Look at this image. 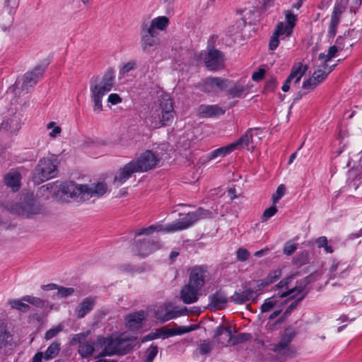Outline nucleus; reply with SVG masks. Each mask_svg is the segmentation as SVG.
<instances>
[{"mask_svg": "<svg viewBox=\"0 0 362 362\" xmlns=\"http://www.w3.org/2000/svg\"><path fill=\"white\" fill-rule=\"evenodd\" d=\"M189 271L188 284L201 290L209 278L208 267L206 265H196L190 268Z\"/></svg>", "mask_w": 362, "mask_h": 362, "instance_id": "f8f14e48", "label": "nucleus"}, {"mask_svg": "<svg viewBox=\"0 0 362 362\" xmlns=\"http://www.w3.org/2000/svg\"><path fill=\"white\" fill-rule=\"evenodd\" d=\"M346 9L345 4L340 2L336 4L332 13L331 15V20L328 28V36L330 38H334L337 33V29L340 22V16Z\"/></svg>", "mask_w": 362, "mask_h": 362, "instance_id": "6ab92c4d", "label": "nucleus"}, {"mask_svg": "<svg viewBox=\"0 0 362 362\" xmlns=\"http://www.w3.org/2000/svg\"><path fill=\"white\" fill-rule=\"evenodd\" d=\"M286 192V187L284 185H280L276 190V192L272 195V202L274 204H276L279 202V201L282 198V197L284 195Z\"/></svg>", "mask_w": 362, "mask_h": 362, "instance_id": "6e6d98bb", "label": "nucleus"}, {"mask_svg": "<svg viewBox=\"0 0 362 362\" xmlns=\"http://www.w3.org/2000/svg\"><path fill=\"white\" fill-rule=\"evenodd\" d=\"M163 158L162 156L153 153L151 150H146L133 160L140 173H144L158 167Z\"/></svg>", "mask_w": 362, "mask_h": 362, "instance_id": "9b49d317", "label": "nucleus"}, {"mask_svg": "<svg viewBox=\"0 0 362 362\" xmlns=\"http://www.w3.org/2000/svg\"><path fill=\"white\" fill-rule=\"evenodd\" d=\"M158 32H154L148 28V23H144L141 27V47L144 52H148L153 47L159 44V39L157 37Z\"/></svg>", "mask_w": 362, "mask_h": 362, "instance_id": "2eb2a0df", "label": "nucleus"}, {"mask_svg": "<svg viewBox=\"0 0 362 362\" xmlns=\"http://www.w3.org/2000/svg\"><path fill=\"white\" fill-rule=\"evenodd\" d=\"M158 351V348L156 345L151 344L148 349V354L144 362H153Z\"/></svg>", "mask_w": 362, "mask_h": 362, "instance_id": "4d7b16f0", "label": "nucleus"}, {"mask_svg": "<svg viewBox=\"0 0 362 362\" xmlns=\"http://www.w3.org/2000/svg\"><path fill=\"white\" fill-rule=\"evenodd\" d=\"M214 348V343L209 339L200 340L198 344V350L201 355H206L212 351Z\"/></svg>", "mask_w": 362, "mask_h": 362, "instance_id": "49530a36", "label": "nucleus"}, {"mask_svg": "<svg viewBox=\"0 0 362 362\" xmlns=\"http://www.w3.org/2000/svg\"><path fill=\"white\" fill-rule=\"evenodd\" d=\"M308 291L303 293L298 298L293 301L286 309L282 315H281L276 321V324L282 323L286 317L298 305V304L306 297Z\"/></svg>", "mask_w": 362, "mask_h": 362, "instance_id": "c9c22d12", "label": "nucleus"}, {"mask_svg": "<svg viewBox=\"0 0 362 362\" xmlns=\"http://www.w3.org/2000/svg\"><path fill=\"white\" fill-rule=\"evenodd\" d=\"M247 90V86H245L243 83L240 82V81H237L234 85L226 89V93L231 98H242L244 95L245 91Z\"/></svg>", "mask_w": 362, "mask_h": 362, "instance_id": "2f4dec72", "label": "nucleus"}, {"mask_svg": "<svg viewBox=\"0 0 362 362\" xmlns=\"http://www.w3.org/2000/svg\"><path fill=\"white\" fill-rule=\"evenodd\" d=\"M64 326L62 324H59L45 332V339L49 340L53 337H56L59 332L63 330Z\"/></svg>", "mask_w": 362, "mask_h": 362, "instance_id": "8fccbe9b", "label": "nucleus"}, {"mask_svg": "<svg viewBox=\"0 0 362 362\" xmlns=\"http://www.w3.org/2000/svg\"><path fill=\"white\" fill-rule=\"evenodd\" d=\"M155 317L161 323L176 318L173 314V305L170 303H164L154 310Z\"/></svg>", "mask_w": 362, "mask_h": 362, "instance_id": "4be33fe9", "label": "nucleus"}, {"mask_svg": "<svg viewBox=\"0 0 362 362\" xmlns=\"http://www.w3.org/2000/svg\"><path fill=\"white\" fill-rule=\"evenodd\" d=\"M310 255L308 251H303L298 254L293 258V263L298 267L305 265L309 263Z\"/></svg>", "mask_w": 362, "mask_h": 362, "instance_id": "a18cd8bd", "label": "nucleus"}, {"mask_svg": "<svg viewBox=\"0 0 362 362\" xmlns=\"http://www.w3.org/2000/svg\"><path fill=\"white\" fill-rule=\"evenodd\" d=\"M11 337L6 327L0 325V348L6 346L8 343V339Z\"/></svg>", "mask_w": 362, "mask_h": 362, "instance_id": "3c124183", "label": "nucleus"}, {"mask_svg": "<svg viewBox=\"0 0 362 362\" xmlns=\"http://www.w3.org/2000/svg\"><path fill=\"white\" fill-rule=\"evenodd\" d=\"M307 286H308L306 284H304V282L300 279V281H297V285L295 287L291 288L290 290L281 292V294L279 295V297L286 298L290 296L291 294L293 293L294 292L301 293L305 290Z\"/></svg>", "mask_w": 362, "mask_h": 362, "instance_id": "a19ab883", "label": "nucleus"}, {"mask_svg": "<svg viewBox=\"0 0 362 362\" xmlns=\"http://www.w3.org/2000/svg\"><path fill=\"white\" fill-rule=\"evenodd\" d=\"M60 344L57 341L52 342L47 349L45 353V359L50 360L54 358L60 351Z\"/></svg>", "mask_w": 362, "mask_h": 362, "instance_id": "ea45409f", "label": "nucleus"}, {"mask_svg": "<svg viewBox=\"0 0 362 362\" xmlns=\"http://www.w3.org/2000/svg\"><path fill=\"white\" fill-rule=\"evenodd\" d=\"M307 70V65H303L300 62L294 64L291 68V71L290 74L288 75V77L292 80L294 79V83L296 84L300 82L301 78L305 74Z\"/></svg>", "mask_w": 362, "mask_h": 362, "instance_id": "cd10ccee", "label": "nucleus"}, {"mask_svg": "<svg viewBox=\"0 0 362 362\" xmlns=\"http://www.w3.org/2000/svg\"><path fill=\"white\" fill-rule=\"evenodd\" d=\"M225 113L218 105H201L198 107V115L200 117H212L222 115Z\"/></svg>", "mask_w": 362, "mask_h": 362, "instance_id": "b1692460", "label": "nucleus"}, {"mask_svg": "<svg viewBox=\"0 0 362 362\" xmlns=\"http://www.w3.org/2000/svg\"><path fill=\"white\" fill-rule=\"evenodd\" d=\"M200 290L194 288L189 284L182 286L180 291V298L185 304H191L198 300L199 291Z\"/></svg>", "mask_w": 362, "mask_h": 362, "instance_id": "5701e85b", "label": "nucleus"}, {"mask_svg": "<svg viewBox=\"0 0 362 362\" xmlns=\"http://www.w3.org/2000/svg\"><path fill=\"white\" fill-rule=\"evenodd\" d=\"M115 71L112 68H108L105 72L100 83H90V88H96V90L102 93H107L111 91L115 84Z\"/></svg>", "mask_w": 362, "mask_h": 362, "instance_id": "a211bd4d", "label": "nucleus"}, {"mask_svg": "<svg viewBox=\"0 0 362 362\" xmlns=\"http://www.w3.org/2000/svg\"><path fill=\"white\" fill-rule=\"evenodd\" d=\"M95 351L94 343L92 341H85L78 345V353L82 358H88Z\"/></svg>", "mask_w": 362, "mask_h": 362, "instance_id": "473e14b6", "label": "nucleus"}, {"mask_svg": "<svg viewBox=\"0 0 362 362\" xmlns=\"http://www.w3.org/2000/svg\"><path fill=\"white\" fill-rule=\"evenodd\" d=\"M162 247L160 242L153 238L137 239L132 245V252L138 256L146 257Z\"/></svg>", "mask_w": 362, "mask_h": 362, "instance_id": "1a4fd4ad", "label": "nucleus"}, {"mask_svg": "<svg viewBox=\"0 0 362 362\" xmlns=\"http://www.w3.org/2000/svg\"><path fill=\"white\" fill-rule=\"evenodd\" d=\"M296 335V332L293 327L285 329L279 341L275 344L273 351L279 355L288 356L290 351L289 344Z\"/></svg>", "mask_w": 362, "mask_h": 362, "instance_id": "ddd939ff", "label": "nucleus"}, {"mask_svg": "<svg viewBox=\"0 0 362 362\" xmlns=\"http://www.w3.org/2000/svg\"><path fill=\"white\" fill-rule=\"evenodd\" d=\"M204 63L210 71H218L221 69L224 65L223 54L214 47L209 49L204 57Z\"/></svg>", "mask_w": 362, "mask_h": 362, "instance_id": "4468645a", "label": "nucleus"}, {"mask_svg": "<svg viewBox=\"0 0 362 362\" xmlns=\"http://www.w3.org/2000/svg\"><path fill=\"white\" fill-rule=\"evenodd\" d=\"M48 64V62H43L37 65L32 71L27 72L23 76L21 86L22 90H28L29 87L35 86L37 83L38 79L42 76Z\"/></svg>", "mask_w": 362, "mask_h": 362, "instance_id": "dca6fc26", "label": "nucleus"}, {"mask_svg": "<svg viewBox=\"0 0 362 362\" xmlns=\"http://www.w3.org/2000/svg\"><path fill=\"white\" fill-rule=\"evenodd\" d=\"M298 274L299 273L296 272L282 279L277 284L274 286V289L277 290L284 288L286 291L290 290L291 288H289V284H291V281L296 279Z\"/></svg>", "mask_w": 362, "mask_h": 362, "instance_id": "c03bdc74", "label": "nucleus"}, {"mask_svg": "<svg viewBox=\"0 0 362 362\" xmlns=\"http://www.w3.org/2000/svg\"><path fill=\"white\" fill-rule=\"evenodd\" d=\"M209 301L208 308L214 311L224 309L226 307L228 299L225 291L222 289H218L214 293L209 296Z\"/></svg>", "mask_w": 362, "mask_h": 362, "instance_id": "aec40b11", "label": "nucleus"}, {"mask_svg": "<svg viewBox=\"0 0 362 362\" xmlns=\"http://www.w3.org/2000/svg\"><path fill=\"white\" fill-rule=\"evenodd\" d=\"M169 23V19L166 16H158L153 19L150 24H148V28L154 32H158L157 30H164L168 26Z\"/></svg>", "mask_w": 362, "mask_h": 362, "instance_id": "72a5a7b5", "label": "nucleus"}, {"mask_svg": "<svg viewBox=\"0 0 362 362\" xmlns=\"http://www.w3.org/2000/svg\"><path fill=\"white\" fill-rule=\"evenodd\" d=\"M250 252L243 247L239 248L236 252V257L238 261L245 262L250 257Z\"/></svg>", "mask_w": 362, "mask_h": 362, "instance_id": "0e129e2a", "label": "nucleus"}, {"mask_svg": "<svg viewBox=\"0 0 362 362\" xmlns=\"http://www.w3.org/2000/svg\"><path fill=\"white\" fill-rule=\"evenodd\" d=\"M360 159V163L358 165H353L348 171V176L350 180L354 182V185L356 187L362 183V165Z\"/></svg>", "mask_w": 362, "mask_h": 362, "instance_id": "c85d7f7f", "label": "nucleus"}, {"mask_svg": "<svg viewBox=\"0 0 362 362\" xmlns=\"http://www.w3.org/2000/svg\"><path fill=\"white\" fill-rule=\"evenodd\" d=\"M198 88L200 90L211 94L212 95H215V88H214V80L213 76H209L206 78L202 81V82L199 83L198 85Z\"/></svg>", "mask_w": 362, "mask_h": 362, "instance_id": "e433bc0d", "label": "nucleus"}, {"mask_svg": "<svg viewBox=\"0 0 362 362\" xmlns=\"http://www.w3.org/2000/svg\"><path fill=\"white\" fill-rule=\"evenodd\" d=\"M258 130H259V128H250L247 130L245 134L240 136L235 142H233L226 146L216 148L207 154L206 156V160L209 161L219 156L224 157L238 148L239 146H248L250 143L254 142L253 132Z\"/></svg>", "mask_w": 362, "mask_h": 362, "instance_id": "0eeeda50", "label": "nucleus"}, {"mask_svg": "<svg viewBox=\"0 0 362 362\" xmlns=\"http://www.w3.org/2000/svg\"><path fill=\"white\" fill-rule=\"evenodd\" d=\"M74 293V288L71 287H63L58 286L57 287V296L59 298H66L71 296Z\"/></svg>", "mask_w": 362, "mask_h": 362, "instance_id": "13d9d810", "label": "nucleus"}, {"mask_svg": "<svg viewBox=\"0 0 362 362\" xmlns=\"http://www.w3.org/2000/svg\"><path fill=\"white\" fill-rule=\"evenodd\" d=\"M279 294H281V293H279L278 294H274L272 297L264 300V303L261 305V312L263 313H267L270 311L276 305H277V298H280L279 297Z\"/></svg>", "mask_w": 362, "mask_h": 362, "instance_id": "58836bf2", "label": "nucleus"}, {"mask_svg": "<svg viewBox=\"0 0 362 362\" xmlns=\"http://www.w3.org/2000/svg\"><path fill=\"white\" fill-rule=\"evenodd\" d=\"M22 300L30 303L31 305L39 308H43L44 306L48 303L47 300H42L40 298L33 297L31 296H25L22 297Z\"/></svg>", "mask_w": 362, "mask_h": 362, "instance_id": "de8ad7c7", "label": "nucleus"}, {"mask_svg": "<svg viewBox=\"0 0 362 362\" xmlns=\"http://www.w3.org/2000/svg\"><path fill=\"white\" fill-rule=\"evenodd\" d=\"M226 334L228 337L227 343L225 344L223 341H218V344H221L223 346H235L240 344H243L251 339L252 334L250 333H239L236 335H233L231 327L230 326L225 327L223 325H219L217 327L214 338L216 339L223 334Z\"/></svg>", "mask_w": 362, "mask_h": 362, "instance_id": "9d476101", "label": "nucleus"}, {"mask_svg": "<svg viewBox=\"0 0 362 362\" xmlns=\"http://www.w3.org/2000/svg\"><path fill=\"white\" fill-rule=\"evenodd\" d=\"M288 27L287 25H284L282 22H279L276 25L274 34L275 35L280 36L281 35H286L287 37L291 35V34H288Z\"/></svg>", "mask_w": 362, "mask_h": 362, "instance_id": "e2e57ef3", "label": "nucleus"}, {"mask_svg": "<svg viewBox=\"0 0 362 362\" xmlns=\"http://www.w3.org/2000/svg\"><path fill=\"white\" fill-rule=\"evenodd\" d=\"M170 337V334L169 333L168 327L167 326H163L160 328L156 329L155 332H151L148 334L144 336L141 339V342L144 343L146 341L154 340L160 337L163 339H167Z\"/></svg>", "mask_w": 362, "mask_h": 362, "instance_id": "c756f323", "label": "nucleus"}, {"mask_svg": "<svg viewBox=\"0 0 362 362\" xmlns=\"http://www.w3.org/2000/svg\"><path fill=\"white\" fill-rule=\"evenodd\" d=\"M346 4L349 6L351 12L356 13L360 8L362 0H346Z\"/></svg>", "mask_w": 362, "mask_h": 362, "instance_id": "774afa93", "label": "nucleus"}, {"mask_svg": "<svg viewBox=\"0 0 362 362\" xmlns=\"http://www.w3.org/2000/svg\"><path fill=\"white\" fill-rule=\"evenodd\" d=\"M21 175L18 172L8 173L4 178V184L12 188L13 192H17L21 187Z\"/></svg>", "mask_w": 362, "mask_h": 362, "instance_id": "bb28decb", "label": "nucleus"}, {"mask_svg": "<svg viewBox=\"0 0 362 362\" xmlns=\"http://www.w3.org/2000/svg\"><path fill=\"white\" fill-rule=\"evenodd\" d=\"M21 127L19 115H13L11 117L4 119L1 124V128L11 133L17 132Z\"/></svg>", "mask_w": 362, "mask_h": 362, "instance_id": "393cba45", "label": "nucleus"}, {"mask_svg": "<svg viewBox=\"0 0 362 362\" xmlns=\"http://www.w3.org/2000/svg\"><path fill=\"white\" fill-rule=\"evenodd\" d=\"M91 99L94 103L93 110L100 112L103 110L102 98L106 94L96 90V88H90Z\"/></svg>", "mask_w": 362, "mask_h": 362, "instance_id": "f704fd0d", "label": "nucleus"}, {"mask_svg": "<svg viewBox=\"0 0 362 362\" xmlns=\"http://www.w3.org/2000/svg\"><path fill=\"white\" fill-rule=\"evenodd\" d=\"M287 26L288 27V34H292L293 27L296 25V17L291 12H288L286 15Z\"/></svg>", "mask_w": 362, "mask_h": 362, "instance_id": "bf43d9fd", "label": "nucleus"}, {"mask_svg": "<svg viewBox=\"0 0 362 362\" xmlns=\"http://www.w3.org/2000/svg\"><path fill=\"white\" fill-rule=\"evenodd\" d=\"M6 209L13 214L27 218L42 213L41 205L29 194H23L18 202L8 203Z\"/></svg>", "mask_w": 362, "mask_h": 362, "instance_id": "f03ea898", "label": "nucleus"}, {"mask_svg": "<svg viewBox=\"0 0 362 362\" xmlns=\"http://www.w3.org/2000/svg\"><path fill=\"white\" fill-rule=\"evenodd\" d=\"M107 185L98 182L91 185H79L73 181L65 182L60 185L61 199L69 202L71 200L84 202L93 197H100L106 193Z\"/></svg>", "mask_w": 362, "mask_h": 362, "instance_id": "f257e3e1", "label": "nucleus"}, {"mask_svg": "<svg viewBox=\"0 0 362 362\" xmlns=\"http://www.w3.org/2000/svg\"><path fill=\"white\" fill-rule=\"evenodd\" d=\"M277 80L276 77L274 76H271L270 78L267 81L264 88L267 91H274L275 88L277 86Z\"/></svg>", "mask_w": 362, "mask_h": 362, "instance_id": "69168bd1", "label": "nucleus"}, {"mask_svg": "<svg viewBox=\"0 0 362 362\" xmlns=\"http://www.w3.org/2000/svg\"><path fill=\"white\" fill-rule=\"evenodd\" d=\"M261 293L256 286L255 279H252L243 283L241 288L235 291L229 300L236 305L244 304L247 301L256 303Z\"/></svg>", "mask_w": 362, "mask_h": 362, "instance_id": "423d86ee", "label": "nucleus"}, {"mask_svg": "<svg viewBox=\"0 0 362 362\" xmlns=\"http://www.w3.org/2000/svg\"><path fill=\"white\" fill-rule=\"evenodd\" d=\"M121 269L124 272L134 274V273H142L144 272V268L141 267H136L131 264H124L121 266Z\"/></svg>", "mask_w": 362, "mask_h": 362, "instance_id": "052dcab7", "label": "nucleus"}, {"mask_svg": "<svg viewBox=\"0 0 362 362\" xmlns=\"http://www.w3.org/2000/svg\"><path fill=\"white\" fill-rule=\"evenodd\" d=\"M146 319L145 311L139 310L127 315L125 317V325L132 331L139 330Z\"/></svg>", "mask_w": 362, "mask_h": 362, "instance_id": "412c9836", "label": "nucleus"}, {"mask_svg": "<svg viewBox=\"0 0 362 362\" xmlns=\"http://www.w3.org/2000/svg\"><path fill=\"white\" fill-rule=\"evenodd\" d=\"M154 231H163V232H166L165 230V227H163V226L161 225H158V226H155V225H151L147 228H141L139 230H136L134 232V236L136 237V236H139V235H151V233H153Z\"/></svg>", "mask_w": 362, "mask_h": 362, "instance_id": "79ce46f5", "label": "nucleus"}, {"mask_svg": "<svg viewBox=\"0 0 362 362\" xmlns=\"http://www.w3.org/2000/svg\"><path fill=\"white\" fill-rule=\"evenodd\" d=\"M57 163L56 159L41 158L33 173V180L35 184H41L57 176Z\"/></svg>", "mask_w": 362, "mask_h": 362, "instance_id": "39448f33", "label": "nucleus"}, {"mask_svg": "<svg viewBox=\"0 0 362 362\" xmlns=\"http://www.w3.org/2000/svg\"><path fill=\"white\" fill-rule=\"evenodd\" d=\"M281 274L282 272L281 269H276L269 272L265 278L255 280V283H256V286L261 291L264 287L273 284L279 279Z\"/></svg>", "mask_w": 362, "mask_h": 362, "instance_id": "a878e982", "label": "nucleus"}, {"mask_svg": "<svg viewBox=\"0 0 362 362\" xmlns=\"http://www.w3.org/2000/svg\"><path fill=\"white\" fill-rule=\"evenodd\" d=\"M320 82H318L315 78H314V76H312L309 78L304 80L302 88L303 89H314L315 88Z\"/></svg>", "mask_w": 362, "mask_h": 362, "instance_id": "5fc2aeb1", "label": "nucleus"}, {"mask_svg": "<svg viewBox=\"0 0 362 362\" xmlns=\"http://www.w3.org/2000/svg\"><path fill=\"white\" fill-rule=\"evenodd\" d=\"M209 211L199 207L196 211L187 213L182 219L176 220L165 226L166 233H173L189 228L200 219L207 217Z\"/></svg>", "mask_w": 362, "mask_h": 362, "instance_id": "6e6552de", "label": "nucleus"}, {"mask_svg": "<svg viewBox=\"0 0 362 362\" xmlns=\"http://www.w3.org/2000/svg\"><path fill=\"white\" fill-rule=\"evenodd\" d=\"M88 333L81 332L79 334H74L70 341V344L74 346L76 344L81 345V343H83L86 338L88 337Z\"/></svg>", "mask_w": 362, "mask_h": 362, "instance_id": "680f3d73", "label": "nucleus"}, {"mask_svg": "<svg viewBox=\"0 0 362 362\" xmlns=\"http://www.w3.org/2000/svg\"><path fill=\"white\" fill-rule=\"evenodd\" d=\"M136 339V337H131L127 338L107 337L105 348L102 350V351L96 356V358L112 356L114 355H125L132 351L133 346L130 344H127L124 346H121L126 341H134Z\"/></svg>", "mask_w": 362, "mask_h": 362, "instance_id": "20e7f679", "label": "nucleus"}, {"mask_svg": "<svg viewBox=\"0 0 362 362\" xmlns=\"http://www.w3.org/2000/svg\"><path fill=\"white\" fill-rule=\"evenodd\" d=\"M135 173H140V171L132 160L117 171L114 178V182L117 185H122Z\"/></svg>", "mask_w": 362, "mask_h": 362, "instance_id": "f3484780", "label": "nucleus"}, {"mask_svg": "<svg viewBox=\"0 0 362 362\" xmlns=\"http://www.w3.org/2000/svg\"><path fill=\"white\" fill-rule=\"evenodd\" d=\"M197 325H191L189 326H176L175 328H168L170 337L175 335H182L192 331L196 330L198 328Z\"/></svg>", "mask_w": 362, "mask_h": 362, "instance_id": "4c0bfd02", "label": "nucleus"}, {"mask_svg": "<svg viewBox=\"0 0 362 362\" xmlns=\"http://www.w3.org/2000/svg\"><path fill=\"white\" fill-rule=\"evenodd\" d=\"M174 113L171 98L168 95L161 96L158 100V105L156 107L152 115L155 119L154 127L170 125L173 122Z\"/></svg>", "mask_w": 362, "mask_h": 362, "instance_id": "7ed1b4c3", "label": "nucleus"}, {"mask_svg": "<svg viewBox=\"0 0 362 362\" xmlns=\"http://www.w3.org/2000/svg\"><path fill=\"white\" fill-rule=\"evenodd\" d=\"M214 88H215V95L218 93V91L226 90V89L230 86V81L226 78H223L221 77H214Z\"/></svg>", "mask_w": 362, "mask_h": 362, "instance_id": "37998d69", "label": "nucleus"}, {"mask_svg": "<svg viewBox=\"0 0 362 362\" xmlns=\"http://www.w3.org/2000/svg\"><path fill=\"white\" fill-rule=\"evenodd\" d=\"M23 301L22 298L21 300L11 299L8 301V303L13 309H16L23 313H27L30 309V307L29 305L23 303Z\"/></svg>", "mask_w": 362, "mask_h": 362, "instance_id": "09e8293b", "label": "nucleus"}, {"mask_svg": "<svg viewBox=\"0 0 362 362\" xmlns=\"http://www.w3.org/2000/svg\"><path fill=\"white\" fill-rule=\"evenodd\" d=\"M320 82H318L315 78H314V76H312L309 78L304 80L302 88L303 89H314L315 88Z\"/></svg>", "mask_w": 362, "mask_h": 362, "instance_id": "864d4df0", "label": "nucleus"}, {"mask_svg": "<svg viewBox=\"0 0 362 362\" xmlns=\"http://www.w3.org/2000/svg\"><path fill=\"white\" fill-rule=\"evenodd\" d=\"M328 75L329 72H327L322 69H318L317 70L315 71L313 74L314 78H315L317 81L320 83H322L327 77Z\"/></svg>", "mask_w": 362, "mask_h": 362, "instance_id": "338daca9", "label": "nucleus"}, {"mask_svg": "<svg viewBox=\"0 0 362 362\" xmlns=\"http://www.w3.org/2000/svg\"><path fill=\"white\" fill-rule=\"evenodd\" d=\"M95 305V300L90 297L86 298L77 308L78 317L82 318L92 310Z\"/></svg>", "mask_w": 362, "mask_h": 362, "instance_id": "7c9ffc66", "label": "nucleus"}, {"mask_svg": "<svg viewBox=\"0 0 362 362\" xmlns=\"http://www.w3.org/2000/svg\"><path fill=\"white\" fill-rule=\"evenodd\" d=\"M354 30H349L348 33H347V35L346 34H344V37L339 36L337 38L336 42H335V45L337 47V48H338V49L339 51L346 50V49H345V42H346V41L348 40V36L349 35H351V33H354Z\"/></svg>", "mask_w": 362, "mask_h": 362, "instance_id": "603ef678", "label": "nucleus"}]
</instances>
